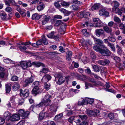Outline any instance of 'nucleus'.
<instances>
[{"mask_svg":"<svg viewBox=\"0 0 125 125\" xmlns=\"http://www.w3.org/2000/svg\"><path fill=\"white\" fill-rule=\"evenodd\" d=\"M31 43L30 42H21L20 44H18L17 45V47L19 48L20 51L22 52H24L27 49L26 47H27V45Z\"/></svg>","mask_w":125,"mask_h":125,"instance_id":"f257e3e1","label":"nucleus"},{"mask_svg":"<svg viewBox=\"0 0 125 125\" xmlns=\"http://www.w3.org/2000/svg\"><path fill=\"white\" fill-rule=\"evenodd\" d=\"M54 76L56 79H58L57 83L59 85H61L64 83L65 81L64 77L62 76V73H59L55 74Z\"/></svg>","mask_w":125,"mask_h":125,"instance_id":"f03ea898","label":"nucleus"},{"mask_svg":"<svg viewBox=\"0 0 125 125\" xmlns=\"http://www.w3.org/2000/svg\"><path fill=\"white\" fill-rule=\"evenodd\" d=\"M57 106L55 104H52L50 106H46L43 111L47 109L48 108H51V110L52 111L49 113L51 115H52V117L55 114L57 111Z\"/></svg>","mask_w":125,"mask_h":125,"instance_id":"7ed1b4c3","label":"nucleus"},{"mask_svg":"<svg viewBox=\"0 0 125 125\" xmlns=\"http://www.w3.org/2000/svg\"><path fill=\"white\" fill-rule=\"evenodd\" d=\"M101 50L100 51V53L104 56H108L110 54V52L108 50L106 47L104 45V47H101Z\"/></svg>","mask_w":125,"mask_h":125,"instance_id":"20e7f679","label":"nucleus"},{"mask_svg":"<svg viewBox=\"0 0 125 125\" xmlns=\"http://www.w3.org/2000/svg\"><path fill=\"white\" fill-rule=\"evenodd\" d=\"M20 66L23 69H26L28 67H31L32 64L30 61L28 62L23 61L21 62L20 63Z\"/></svg>","mask_w":125,"mask_h":125,"instance_id":"39448f33","label":"nucleus"},{"mask_svg":"<svg viewBox=\"0 0 125 125\" xmlns=\"http://www.w3.org/2000/svg\"><path fill=\"white\" fill-rule=\"evenodd\" d=\"M52 117V115H51L49 113L48 114L46 112L44 113H41L39 115V119L40 120H42L44 118H50Z\"/></svg>","mask_w":125,"mask_h":125,"instance_id":"423d86ee","label":"nucleus"},{"mask_svg":"<svg viewBox=\"0 0 125 125\" xmlns=\"http://www.w3.org/2000/svg\"><path fill=\"white\" fill-rule=\"evenodd\" d=\"M18 113L22 116V119H24L28 116L30 114V112L28 111L24 112L23 110L20 109L18 111Z\"/></svg>","mask_w":125,"mask_h":125,"instance_id":"0eeeda50","label":"nucleus"},{"mask_svg":"<svg viewBox=\"0 0 125 125\" xmlns=\"http://www.w3.org/2000/svg\"><path fill=\"white\" fill-rule=\"evenodd\" d=\"M93 21L94 22H97L96 24H95L94 25V26L95 27H101L103 25V23L101 22V20L99 18H94L93 19Z\"/></svg>","mask_w":125,"mask_h":125,"instance_id":"6e6552de","label":"nucleus"},{"mask_svg":"<svg viewBox=\"0 0 125 125\" xmlns=\"http://www.w3.org/2000/svg\"><path fill=\"white\" fill-rule=\"evenodd\" d=\"M43 15V16H42V17L41 19V21L42 24L44 25L48 22L50 20V17L49 16Z\"/></svg>","mask_w":125,"mask_h":125,"instance_id":"1a4fd4ad","label":"nucleus"},{"mask_svg":"<svg viewBox=\"0 0 125 125\" xmlns=\"http://www.w3.org/2000/svg\"><path fill=\"white\" fill-rule=\"evenodd\" d=\"M42 91V90L38 86H34L32 91V93L35 95L41 93Z\"/></svg>","mask_w":125,"mask_h":125,"instance_id":"9d476101","label":"nucleus"},{"mask_svg":"<svg viewBox=\"0 0 125 125\" xmlns=\"http://www.w3.org/2000/svg\"><path fill=\"white\" fill-rule=\"evenodd\" d=\"M55 33L54 31L51 32L50 33L47 35V36L49 38L54 39L56 41H58V35H55L54 34Z\"/></svg>","mask_w":125,"mask_h":125,"instance_id":"9b49d317","label":"nucleus"},{"mask_svg":"<svg viewBox=\"0 0 125 125\" xmlns=\"http://www.w3.org/2000/svg\"><path fill=\"white\" fill-rule=\"evenodd\" d=\"M20 95L21 96H23L24 97L26 98L29 95V92L28 90L25 89L23 91L22 90H20Z\"/></svg>","mask_w":125,"mask_h":125,"instance_id":"f8f14e48","label":"nucleus"},{"mask_svg":"<svg viewBox=\"0 0 125 125\" xmlns=\"http://www.w3.org/2000/svg\"><path fill=\"white\" fill-rule=\"evenodd\" d=\"M96 35L98 37L102 36L103 37L105 36L104 31L102 29H97L95 31Z\"/></svg>","mask_w":125,"mask_h":125,"instance_id":"ddd939ff","label":"nucleus"},{"mask_svg":"<svg viewBox=\"0 0 125 125\" xmlns=\"http://www.w3.org/2000/svg\"><path fill=\"white\" fill-rule=\"evenodd\" d=\"M94 40L95 43L99 45L101 48L104 47V45L103 44V41L101 40L94 38Z\"/></svg>","mask_w":125,"mask_h":125,"instance_id":"4468645a","label":"nucleus"},{"mask_svg":"<svg viewBox=\"0 0 125 125\" xmlns=\"http://www.w3.org/2000/svg\"><path fill=\"white\" fill-rule=\"evenodd\" d=\"M51 76L49 75H46L42 77L41 80V81L45 83L48 82L51 79Z\"/></svg>","mask_w":125,"mask_h":125,"instance_id":"2eb2a0df","label":"nucleus"},{"mask_svg":"<svg viewBox=\"0 0 125 125\" xmlns=\"http://www.w3.org/2000/svg\"><path fill=\"white\" fill-rule=\"evenodd\" d=\"M116 48L117 49V52L118 54L120 55L123 54L124 52L122 50L121 47L118 45H116Z\"/></svg>","mask_w":125,"mask_h":125,"instance_id":"dca6fc26","label":"nucleus"},{"mask_svg":"<svg viewBox=\"0 0 125 125\" xmlns=\"http://www.w3.org/2000/svg\"><path fill=\"white\" fill-rule=\"evenodd\" d=\"M43 15H39L37 13H35L32 15V19L36 20H39L40 18L42 17Z\"/></svg>","mask_w":125,"mask_h":125,"instance_id":"f3484780","label":"nucleus"},{"mask_svg":"<svg viewBox=\"0 0 125 125\" xmlns=\"http://www.w3.org/2000/svg\"><path fill=\"white\" fill-rule=\"evenodd\" d=\"M20 119L19 115L17 114H15L12 115L11 117V120L13 121H16L19 120Z\"/></svg>","mask_w":125,"mask_h":125,"instance_id":"a211bd4d","label":"nucleus"},{"mask_svg":"<svg viewBox=\"0 0 125 125\" xmlns=\"http://www.w3.org/2000/svg\"><path fill=\"white\" fill-rule=\"evenodd\" d=\"M34 77L33 76H31L29 78H28L26 79L25 81V83L27 84L32 83L33 81Z\"/></svg>","mask_w":125,"mask_h":125,"instance_id":"6ab92c4d","label":"nucleus"},{"mask_svg":"<svg viewBox=\"0 0 125 125\" xmlns=\"http://www.w3.org/2000/svg\"><path fill=\"white\" fill-rule=\"evenodd\" d=\"M4 116L5 119L7 120H9L11 118V113L8 111H6L4 113Z\"/></svg>","mask_w":125,"mask_h":125,"instance_id":"aec40b11","label":"nucleus"},{"mask_svg":"<svg viewBox=\"0 0 125 125\" xmlns=\"http://www.w3.org/2000/svg\"><path fill=\"white\" fill-rule=\"evenodd\" d=\"M99 14L101 16L104 15H108L109 13L107 12L106 10L104 9H102L100 10L99 11Z\"/></svg>","mask_w":125,"mask_h":125,"instance_id":"412c9836","label":"nucleus"},{"mask_svg":"<svg viewBox=\"0 0 125 125\" xmlns=\"http://www.w3.org/2000/svg\"><path fill=\"white\" fill-rule=\"evenodd\" d=\"M109 61L107 59H105L104 60H100L99 62V63L101 65H104L108 64L109 63Z\"/></svg>","mask_w":125,"mask_h":125,"instance_id":"4be33fe9","label":"nucleus"},{"mask_svg":"<svg viewBox=\"0 0 125 125\" xmlns=\"http://www.w3.org/2000/svg\"><path fill=\"white\" fill-rule=\"evenodd\" d=\"M44 8V6L43 3L40 2L38 5L37 7V9L38 10L40 11L42 10Z\"/></svg>","mask_w":125,"mask_h":125,"instance_id":"5701e85b","label":"nucleus"},{"mask_svg":"<svg viewBox=\"0 0 125 125\" xmlns=\"http://www.w3.org/2000/svg\"><path fill=\"white\" fill-rule=\"evenodd\" d=\"M20 88L19 84L17 83H15L13 85L12 88L13 90L14 91H16Z\"/></svg>","mask_w":125,"mask_h":125,"instance_id":"b1692460","label":"nucleus"},{"mask_svg":"<svg viewBox=\"0 0 125 125\" xmlns=\"http://www.w3.org/2000/svg\"><path fill=\"white\" fill-rule=\"evenodd\" d=\"M85 86L86 89H88L91 87H93L95 85V84L92 83L91 84L86 82H85Z\"/></svg>","mask_w":125,"mask_h":125,"instance_id":"393cba45","label":"nucleus"},{"mask_svg":"<svg viewBox=\"0 0 125 125\" xmlns=\"http://www.w3.org/2000/svg\"><path fill=\"white\" fill-rule=\"evenodd\" d=\"M85 101L86 104H91L94 102V100L93 99L86 98H85Z\"/></svg>","mask_w":125,"mask_h":125,"instance_id":"a878e982","label":"nucleus"},{"mask_svg":"<svg viewBox=\"0 0 125 125\" xmlns=\"http://www.w3.org/2000/svg\"><path fill=\"white\" fill-rule=\"evenodd\" d=\"M104 31L108 33H111L112 31V29L111 27H109L107 26H105L104 27Z\"/></svg>","mask_w":125,"mask_h":125,"instance_id":"bb28decb","label":"nucleus"},{"mask_svg":"<svg viewBox=\"0 0 125 125\" xmlns=\"http://www.w3.org/2000/svg\"><path fill=\"white\" fill-rule=\"evenodd\" d=\"M100 5V4L99 3H95L92 6L91 9L93 10L98 9L99 8Z\"/></svg>","mask_w":125,"mask_h":125,"instance_id":"cd10ccee","label":"nucleus"},{"mask_svg":"<svg viewBox=\"0 0 125 125\" xmlns=\"http://www.w3.org/2000/svg\"><path fill=\"white\" fill-rule=\"evenodd\" d=\"M66 59L68 60H70L72 56V52L70 51H68L67 53Z\"/></svg>","mask_w":125,"mask_h":125,"instance_id":"c85d7f7f","label":"nucleus"},{"mask_svg":"<svg viewBox=\"0 0 125 125\" xmlns=\"http://www.w3.org/2000/svg\"><path fill=\"white\" fill-rule=\"evenodd\" d=\"M11 85L10 84H6V90L7 93H9L11 90Z\"/></svg>","mask_w":125,"mask_h":125,"instance_id":"c756f323","label":"nucleus"},{"mask_svg":"<svg viewBox=\"0 0 125 125\" xmlns=\"http://www.w3.org/2000/svg\"><path fill=\"white\" fill-rule=\"evenodd\" d=\"M63 114L62 113L60 114L56 115L54 118V120L56 121L58 120L61 119L62 117Z\"/></svg>","mask_w":125,"mask_h":125,"instance_id":"7c9ffc66","label":"nucleus"},{"mask_svg":"<svg viewBox=\"0 0 125 125\" xmlns=\"http://www.w3.org/2000/svg\"><path fill=\"white\" fill-rule=\"evenodd\" d=\"M32 65H33L35 66L39 67L41 66H44V65L42 63H41L40 62H32Z\"/></svg>","mask_w":125,"mask_h":125,"instance_id":"2f4dec72","label":"nucleus"},{"mask_svg":"<svg viewBox=\"0 0 125 125\" xmlns=\"http://www.w3.org/2000/svg\"><path fill=\"white\" fill-rule=\"evenodd\" d=\"M43 105V101H42L39 104H38L36 105L35 106H34L31 105L30 108L31 109H32V110H33V108L36 107L38 108L40 106H42Z\"/></svg>","mask_w":125,"mask_h":125,"instance_id":"473e14b6","label":"nucleus"},{"mask_svg":"<svg viewBox=\"0 0 125 125\" xmlns=\"http://www.w3.org/2000/svg\"><path fill=\"white\" fill-rule=\"evenodd\" d=\"M85 99H81L78 102V104L80 105H82L83 104H86L85 103Z\"/></svg>","mask_w":125,"mask_h":125,"instance_id":"72a5a7b5","label":"nucleus"},{"mask_svg":"<svg viewBox=\"0 0 125 125\" xmlns=\"http://www.w3.org/2000/svg\"><path fill=\"white\" fill-rule=\"evenodd\" d=\"M43 102V104H44L45 105L47 106H49V105L50 104L51 102V100H42Z\"/></svg>","mask_w":125,"mask_h":125,"instance_id":"f704fd0d","label":"nucleus"},{"mask_svg":"<svg viewBox=\"0 0 125 125\" xmlns=\"http://www.w3.org/2000/svg\"><path fill=\"white\" fill-rule=\"evenodd\" d=\"M92 67L94 71L96 72H98L100 71L99 66L98 65H92Z\"/></svg>","mask_w":125,"mask_h":125,"instance_id":"c9c22d12","label":"nucleus"},{"mask_svg":"<svg viewBox=\"0 0 125 125\" xmlns=\"http://www.w3.org/2000/svg\"><path fill=\"white\" fill-rule=\"evenodd\" d=\"M86 113L88 115L91 116L94 115L93 110L90 109H87L86 110Z\"/></svg>","mask_w":125,"mask_h":125,"instance_id":"e433bc0d","label":"nucleus"},{"mask_svg":"<svg viewBox=\"0 0 125 125\" xmlns=\"http://www.w3.org/2000/svg\"><path fill=\"white\" fill-rule=\"evenodd\" d=\"M3 61L4 62L7 63H15V62L14 61H12L9 58H7L4 59Z\"/></svg>","mask_w":125,"mask_h":125,"instance_id":"4c0bfd02","label":"nucleus"},{"mask_svg":"<svg viewBox=\"0 0 125 125\" xmlns=\"http://www.w3.org/2000/svg\"><path fill=\"white\" fill-rule=\"evenodd\" d=\"M108 46L110 47L112 50L114 52H115V49L114 44L110 43L108 42Z\"/></svg>","mask_w":125,"mask_h":125,"instance_id":"58836bf2","label":"nucleus"},{"mask_svg":"<svg viewBox=\"0 0 125 125\" xmlns=\"http://www.w3.org/2000/svg\"><path fill=\"white\" fill-rule=\"evenodd\" d=\"M87 77L84 75H79V79L82 81H84L87 80Z\"/></svg>","mask_w":125,"mask_h":125,"instance_id":"ea45409f","label":"nucleus"},{"mask_svg":"<svg viewBox=\"0 0 125 125\" xmlns=\"http://www.w3.org/2000/svg\"><path fill=\"white\" fill-rule=\"evenodd\" d=\"M81 15H82L83 16L82 17H83L85 18H86L89 17L90 15V13L89 12H86L85 13H82L80 14Z\"/></svg>","mask_w":125,"mask_h":125,"instance_id":"a19ab883","label":"nucleus"},{"mask_svg":"<svg viewBox=\"0 0 125 125\" xmlns=\"http://www.w3.org/2000/svg\"><path fill=\"white\" fill-rule=\"evenodd\" d=\"M59 2V1H56L54 3V5L58 9H60L61 7V6L60 5Z\"/></svg>","mask_w":125,"mask_h":125,"instance_id":"79ce46f5","label":"nucleus"},{"mask_svg":"<svg viewBox=\"0 0 125 125\" xmlns=\"http://www.w3.org/2000/svg\"><path fill=\"white\" fill-rule=\"evenodd\" d=\"M61 4L63 6H65L66 7H68L70 4V3L69 2H66L63 1H62L61 2Z\"/></svg>","mask_w":125,"mask_h":125,"instance_id":"37998d69","label":"nucleus"},{"mask_svg":"<svg viewBox=\"0 0 125 125\" xmlns=\"http://www.w3.org/2000/svg\"><path fill=\"white\" fill-rule=\"evenodd\" d=\"M9 102L14 107L16 104L14 101V99L13 97H11L10 98Z\"/></svg>","mask_w":125,"mask_h":125,"instance_id":"c03bdc74","label":"nucleus"},{"mask_svg":"<svg viewBox=\"0 0 125 125\" xmlns=\"http://www.w3.org/2000/svg\"><path fill=\"white\" fill-rule=\"evenodd\" d=\"M50 86L51 85L49 83H45L44 85V88L47 90H48L50 88Z\"/></svg>","mask_w":125,"mask_h":125,"instance_id":"a18cd8bd","label":"nucleus"},{"mask_svg":"<svg viewBox=\"0 0 125 125\" xmlns=\"http://www.w3.org/2000/svg\"><path fill=\"white\" fill-rule=\"evenodd\" d=\"M115 54H114L113 55L114 56H112L113 59L117 62H120L121 61V59L120 58L117 56H115Z\"/></svg>","mask_w":125,"mask_h":125,"instance_id":"49530a36","label":"nucleus"},{"mask_svg":"<svg viewBox=\"0 0 125 125\" xmlns=\"http://www.w3.org/2000/svg\"><path fill=\"white\" fill-rule=\"evenodd\" d=\"M0 17L2 19H4L6 17V14L5 13L1 12L0 13Z\"/></svg>","mask_w":125,"mask_h":125,"instance_id":"de8ad7c7","label":"nucleus"},{"mask_svg":"<svg viewBox=\"0 0 125 125\" xmlns=\"http://www.w3.org/2000/svg\"><path fill=\"white\" fill-rule=\"evenodd\" d=\"M94 49L97 52H100V51L101 50V48H100L98 46L96 45L94 46L93 47Z\"/></svg>","mask_w":125,"mask_h":125,"instance_id":"09e8293b","label":"nucleus"},{"mask_svg":"<svg viewBox=\"0 0 125 125\" xmlns=\"http://www.w3.org/2000/svg\"><path fill=\"white\" fill-rule=\"evenodd\" d=\"M70 7L71 10H77L78 9V7L74 5L70 6Z\"/></svg>","mask_w":125,"mask_h":125,"instance_id":"8fccbe9b","label":"nucleus"},{"mask_svg":"<svg viewBox=\"0 0 125 125\" xmlns=\"http://www.w3.org/2000/svg\"><path fill=\"white\" fill-rule=\"evenodd\" d=\"M114 21L118 23H120L121 22V20L118 17L116 16H115L114 18Z\"/></svg>","mask_w":125,"mask_h":125,"instance_id":"3c124183","label":"nucleus"},{"mask_svg":"<svg viewBox=\"0 0 125 125\" xmlns=\"http://www.w3.org/2000/svg\"><path fill=\"white\" fill-rule=\"evenodd\" d=\"M108 39L110 41L114 42H115L116 41V39L115 38L113 37L109 36L108 38Z\"/></svg>","mask_w":125,"mask_h":125,"instance_id":"603ef678","label":"nucleus"},{"mask_svg":"<svg viewBox=\"0 0 125 125\" xmlns=\"http://www.w3.org/2000/svg\"><path fill=\"white\" fill-rule=\"evenodd\" d=\"M11 80L13 81H18V77L16 76H13L11 77Z\"/></svg>","mask_w":125,"mask_h":125,"instance_id":"864d4df0","label":"nucleus"},{"mask_svg":"<svg viewBox=\"0 0 125 125\" xmlns=\"http://www.w3.org/2000/svg\"><path fill=\"white\" fill-rule=\"evenodd\" d=\"M42 42L45 45H47L48 42L46 39L45 38L44 35L42 36Z\"/></svg>","mask_w":125,"mask_h":125,"instance_id":"5fc2aeb1","label":"nucleus"},{"mask_svg":"<svg viewBox=\"0 0 125 125\" xmlns=\"http://www.w3.org/2000/svg\"><path fill=\"white\" fill-rule=\"evenodd\" d=\"M119 27L120 29L122 30L123 31H125V26L123 23H121L119 24Z\"/></svg>","mask_w":125,"mask_h":125,"instance_id":"6e6d98bb","label":"nucleus"},{"mask_svg":"<svg viewBox=\"0 0 125 125\" xmlns=\"http://www.w3.org/2000/svg\"><path fill=\"white\" fill-rule=\"evenodd\" d=\"M73 3L77 4L78 5H82V2L77 0H73L72 1Z\"/></svg>","mask_w":125,"mask_h":125,"instance_id":"4d7b16f0","label":"nucleus"},{"mask_svg":"<svg viewBox=\"0 0 125 125\" xmlns=\"http://www.w3.org/2000/svg\"><path fill=\"white\" fill-rule=\"evenodd\" d=\"M49 71V70L47 68H42V71H40V72L46 73H47Z\"/></svg>","mask_w":125,"mask_h":125,"instance_id":"13d9d810","label":"nucleus"},{"mask_svg":"<svg viewBox=\"0 0 125 125\" xmlns=\"http://www.w3.org/2000/svg\"><path fill=\"white\" fill-rule=\"evenodd\" d=\"M78 116L76 117L75 119V122L76 123L77 125H78L80 122L81 121L80 119L79 118Z\"/></svg>","mask_w":125,"mask_h":125,"instance_id":"bf43d9fd","label":"nucleus"},{"mask_svg":"<svg viewBox=\"0 0 125 125\" xmlns=\"http://www.w3.org/2000/svg\"><path fill=\"white\" fill-rule=\"evenodd\" d=\"M122 10H120L118 8L116 9L115 10V12L116 13H118V14L119 15H121L122 14Z\"/></svg>","mask_w":125,"mask_h":125,"instance_id":"052dcab7","label":"nucleus"},{"mask_svg":"<svg viewBox=\"0 0 125 125\" xmlns=\"http://www.w3.org/2000/svg\"><path fill=\"white\" fill-rule=\"evenodd\" d=\"M94 113V115H98L100 114V112L98 110L94 109L93 110Z\"/></svg>","mask_w":125,"mask_h":125,"instance_id":"680f3d73","label":"nucleus"},{"mask_svg":"<svg viewBox=\"0 0 125 125\" xmlns=\"http://www.w3.org/2000/svg\"><path fill=\"white\" fill-rule=\"evenodd\" d=\"M78 116L80 118L82 119V120H83L87 118V116L85 115H79Z\"/></svg>","mask_w":125,"mask_h":125,"instance_id":"e2e57ef3","label":"nucleus"},{"mask_svg":"<svg viewBox=\"0 0 125 125\" xmlns=\"http://www.w3.org/2000/svg\"><path fill=\"white\" fill-rule=\"evenodd\" d=\"M113 3L114 4L115 7L117 8L119 6V3L117 1H114L113 2Z\"/></svg>","mask_w":125,"mask_h":125,"instance_id":"0e129e2a","label":"nucleus"},{"mask_svg":"<svg viewBox=\"0 0 125 125\" xmlns=\"http://www.w3.org/2000/svg\"><path fill=\"white\" fill-rule=\"evenodd\" d=\"M51 96L49 94H47L46 95L43 99L42 100H50L49 99L51 97Z\"/></svg>","mask_w":125,"mask_h":125,"instance_id":"69168bd1","label":"nucleus"},{"mask_svg":"<svg viewBox=\"0 0 125 125\" xmlns=\"http://www.w3.org/2000/svg\"><path fill=\"white\" fill-rule=\"evenodd\" d=\"M12 10V9L10 7H7L5 9L6 11L8 12H11Z\"/></svg>","mask_w":125,"mask_h":125,"instance_id":"338daca9","label":"nucleus"},{"mask_svg":"<svg viewBox=\"0 0 125 125\" xmlns=\"http://www.w3.org/2000/svg\"><path fill=\"white\" fill-rule=\"evenodd\" d=\"M25 122L24 120H21L19 122L17 125H24L25 124Z\"/></svg>","mask_w":125,"mask_h":125,"instance_id":"774afa93","label":"nucleus"}]
</instances>
